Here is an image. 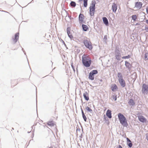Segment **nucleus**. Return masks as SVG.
Returning <instances> with one entry per match:
<instances>
[{
  "instance_id": "obj_1",
  "label": "nucleus",
  "mask_w": 148,
  "mask_h": 148,
  "mask_svg": "<svg viewBox=\"0 0 148 148\" xmlns=\"http://www.w3.org/2000/svg\"><path fill=\"white\" fill-rule=\"evenodd\" d=\"M82 62L83 64L86 67L90 66L91 60L88 56H86L84 55L82 56Z\"/></svg>"
},
{
  "instance_id": "obj_2",
  "label": "nucleus",
  "mask_w": 148,
  "mask_h": 148,
  "mask_svg": "<svg viewBox=\"0 0 148 148\" xmlns=\"http://www.w3.org/2000/svg\"><path fill=\"white\" fill-rule=\"evenodd\" d=\"M118 117L120 123L123 126L127 127L128 126L127 119L121 113L118 114Z\"/></svg>"
},
{
  "instance_id": "obj_3",
  "label": "nucleus",
  "mask_w": 148,
  "mask_h": 148,
  "mask_svg": "<svg viewBox=\"0 0 148 148\" xmlns=\"http://www.w3.org/2000/svg\"><path fill=\"white\" fill-rule=\"evenodd\" d=\"M83 42L84 45L86 48H88L90 50H91L92 49L91 43L89 39H84L83 41Z\"/></svg>"
},
{
  "instance_id": "obj_4",
  "label": "nucleus",
  "mask_w": 148,
  "mask_h": 148,
  "mask_svg": "<svg viewBox=\"0 0 148 148\" xmlns=\"http://www.w3.org/2000/svg\"><path fill=\"white\" fill-rule=\"evenodd\" d=\"M142 92L144 95L147 94L148 93V85L144 84L142 86Z\"/></svg>"
},
{
  "instance_id": "obj_5",
  "label": "nucleus",
  "mask_w": 148,
  "mask_h": 148,
  "mask_svg": "<svg viewBox=\"0 0 148 148\" xmlns=\"http://www.w3.org/2000/svg\"><path fill=\"white\" fill-rule=\"evenodd\" d=\"M98 73L97 70H93L91 71L89 73L88 78L91 80H93L94 79V75Z\"/></svg>"
},
{
  "instance_id": "obj_6",
  "label": "nucleus",
  "mask_w": 148,
  "mask_h": 148,
  "mask_svg": "<svg viewBox=\"0 0 148 148\" xmlns=\"http://www.w3.org/2000/svg\"><path fill=\"white\" fill-rule=\"evenodd\" d=\"M115 54L116 58L118 60H120L121 57V53L120 51L117 49H116Z\"/></svg>"
},
{
  "instance_id": "obj_7",
  "label": "nucleus",
  "mask_w": 148,
  "mask_h": 148,
  "mask_svg": "<svg viewBox=\"0 0 148 148\" xmlns=\"http://www.w3.org/2000/svg\"><path fill=\"white\" fill-rule=\"evenodd\" d=\"M96 3V1L95 0H93L92 1V3L91 4L89 8L90 11L92 10V11H95V4Z\"/></svg>"
},
{
  "instance_id": "obj_8",
  "label": "nucleus",
  "mask_w": 148,
  "mask_h": 148,
  "mask_svg": "<svg viewBox=\"0 0 148 148\" xmlns=\"http://www.w3.org/2000/svg\"><path fill=\"white\" fill-rule=\"evenodd\" d=\"M19 35V34L18 33H17L15 34V36L13 38L12 40V42L13 43H15L18 40Z\"/></svg>"
},
{
  "instance_id": "obj_9",
  "label": "nucleus",
  "mask_w": 148,
  "mask_h": 148,
  "mask_svg": "<svg viewBox=\"0 0 148 148\" xmlns=\"http://www.w3.org/2000/svg\"><path fill=\"white\" fill-rule=\"evenodd\" d=\"M139 121L142 123H145L146 122V119L143 116L139 115L138 116Z\"/></svg>"
},
{
  "instance_id": "obj_10",
  "label": "nucleus",
  "mask_w": 148,
  "mask_h": 148,
  "mask_svg": "<svg viewBox=\"0 0 148 148\" xmlns=\"http://www.w3.org/2000/svg\"><path fill=\"white\" fill-rule=\"evenodd\" d=\"M71 28L69 27H67L66 29V31L67 34L68 35V36L71 39H72L73 38V37L71 32Z\"/></svg>"
},
{
  "instance_id": "obj_11",
  "label": "nucleus",
  "mask_w": 148,
  "mask_h": 148,
  "mask_svg": "<svg viewBox=\"0 0 148 148\" xmlns=\"http://www.w3.org/2000/svg\"><path fill=\"white\" fill-rule=\"evenodd\" d=\"M142 4L140 2H136L135 3V7L137 9H140L142 7Z\"/></svg>"
},
{
  "instance_id": "obj_12",
  "label": "nucleus",
  "mask_w": 148,
  "mask_h": 148,
  "mask_svg": "<svg viewBox=\"0 0 148 148\" xmlns=\"http://www.w3.org/2000/svg\"><path fill=\"white\" fill-rule=\"evenodd\" d=\"M118 80L121 86L123 87H124L125 86V83L123 79H121Z\"/></svg>"
},
{
  "instance_id": "obj_13",
  "label": "nucleus",
  "mask_w": 148,
  "mask_h": 148,
  "mask_svg": "<svg viewBox=\"0 0 148 148\" xmlns=\"http://www.w3.org/2000/svg\"><path fill=\"white\" fill-rule=\"evenodd\" d=\"M112 9L113 12L115 13L117 9V6L116 4L114 3H112Z\"/></svg>"
},
{
  "instance_id": "obj_14",
  "label": "nucleus",
  "mask_w": 148,
  "mask_h": 148,
  "mask_svg": "<svg viewBox=\"0 0 148 148\" xmlns=\"http://www.w3.org/2000/svg\"><path fill=\"white\" fill-rule=\"evenodd\" d=\"M102 19L103 23L105 24L106 25H108L109 23L107 18L106 17H103Z\"/></svg>"
},
{
  "instance_id": "obj_15",
  "label": "nucleus",
  "mask_w": 148,
  "mask_h": 148,
  "mask_svg": "<svg viewBox=\"0 0 148 148\" xmlns=\"http://www.w3.org/2000/svg\"><path fill=\"white\" fill-rule=\"evenodd\" d=\"M106 116L110 119L112 118L111 111L109 110H108L106 113Z\"/></svg>"
},
{
  "instance_id": "obj_16",
  "label": "nucleus",
  "mask_w": 148,
  "mask_h": 148,
  "mask_svg": "<svg viewBox=\"0 0 148 148\" xmlns=\"http://www.w3.org/2000/svg\"><path fill=\"white\" fill-rule=\"evenodd\" d=\"M83 96L84 99L86 101H88L89 99L88 94L87 92H86L83 94Z\"/></svg>"
},
{
  "instance_id": "obj_17",
  "label": "nucleus",
  "mask_w": 148,
  "mask_h": 148,
  "mask_svg": "<svg viewBox=\"0 0 148 148\" xmlns=\"http://www.w3.org/2000/svg\"><path fill=\"white\" fill-rule=\"evenodd\" d=\"M84 16L83 14L80 13L79 16V21H81V22H83L84 19Z\"/></svg>"
},
{
  "instance_id": "obj_18",
  "label": "nucleus",
  "mask_w": 148,
  "mask_h": 148,
  "mask_svg": "<svg viewBox=\"0 0 148 148\" xmlns=\"http://www.w3.org/2000/svg\"><path fill=\"white\" fill-rule=\"evenodd\" d=\"M82 27L83 30L84 31H87L89 29L87 25L84 24L82 25Z\"/></svg>"
},
{
  "instance_id": "obj_19",
  "label": "nucleus",
  "mask_w": 148,
  "mask_h": 148,
  "mask_svg": "<svg viewBox=\"0 0 148 148\" xmlns=\"http://www.w3.org/2000/svg\"><path fill=\"white\" fill-rule=\"evenodd\" d=\"M128 103L130 105L133 106L135 104V102L132 99H131L129 100Z\"/></svg>"
},
{
  "instance_id": "obj_20",
  "label": "nucleus",
  "mask_w": 148,
  "mask_h": 148,
  "mask_svg": "<svg viewBox=\"0 0 148 148\" xmlns=\"http://www.w3.org/2000/svg\"><path fill=\"white\" fill-rule=\"evenodd\" d=\"M47 124L50 126H53L55 125V123L53 121H49L47 122Z\"/></svg>"
},
{
  "instance_id": "obj_21",
  "label": "nucleus",
  "mask_w": 148,
  "mask_h": 148,
  "mask_svg": "<svg viewBox=\"0 0 148 148\" xmlns=\"http://www.w3.org/2000/svg\"><path fill=\"white\" fill-rule=\"evenodd\" d=\"M118 89V87L115 84H114L113 86L111 87V89L113 91H115L116 90Z\"/></svg>"
},
{
  "instance_id": "obj_22",
  "label": "nucleus",
  "mask_w": 148,
  "mask_h": 148,
  "mask_svg": "<svg viewBox=\"0 0 148 148\" xmlns=\"http://www.w3.org/2000/svg\"><path fill=\"white\" fill-rule=\"evenodd\" d=\"M117 76L118 77V80L123 79V75L120 72L118 73Z\"/></svg>"
},
{
  "instance_id": "obj_23",
  "label": "nucleus",
  "mask_w": 148,
  "mask_h": 148,
  "mask_svg": "<svg viewBox=\"0 0 148 148\" xmlns=\"http://www.w3.org/2000/svg\"><path fill=\"white\" fill-rule=\"evenodd\" d=\"M125 66L128 69H129L130 67V66H131L130 64V63H129L127 61H125Z\"/></svg>"
},
{
  "instance_id": "obj_24",
  "label": "nucleus",
  "mask_w": 148,
  "mask_h": 148,
  "mask_svg": "<svg viewBox=\"0 0 148 148\" xmlns=\"http://www.w3.org/2000/svg\"><path fill=\"white\" fill-rule=\"evenodd\" d=\"M86 109L90 113H92V110L88 106L86 107Z\"/></svg>"
},
{
  "instance_id": "obj_25",
  "label": "nucleus",
  "mask_w": 148,
  "mask_h": 148,
  "mask_svg": "<svg viewBox=\"0 0 148 148\" xmlns=\"http://www.w3.org/2000/svg\"><path fill=\"white\" fill-rule=\"evenodd\" d=\"M70 5L71 6L75 7L76 5V4L75 2L72 1L71 2Z\"/></svg>"
},
{
  "instance_id": "obj_26",
  "label": "nucleus",
  "mask_w": 148,
  "mask_h": 148,
  "mask_svg": "<svg viewBox=\"0 0 148 148\" xmlns=\"http://www.w3.org/2000/svg\"><path fill=\"white\" fill-rule=\"evenodd\" d=\"M18 84L17 81H14L12 82L11 84L13 86H14Z\"/></svg>"
},
{
  "instance_id": "obj_27",
  "label": "nucleus",
  "mask_w": 148,
  "mask_h": 148,
  "mask_svg": "<svg viewBox=\"0 0 148 148\" xmlns=\"http://www.w3.org/2000/svg\"><path fill=\"white\" fill-rule=\"evenodd\" d=\"M87 0H84V6L85 7H86L87 5Z\"/></svg>"
},
{
  "instance_id": "obj_28",
  "label": "nucleus",
  "mask_w": 148,
  "mask_h": 148,
  "mask_svg": "<svg viewBox=\"0 0 148 148\" xmlns=\"http://www.w3.org/2000/svg\"><path fill=\"white\" fill-rule=\"evenodd\" d=\"M132 18L134 21H135L137 19V16L136 15H133L132 16Z\"/></svg>"
},
{
  "instance_id": "obj_29",
  "label": "nucleus",
  "mask_w": 148,
  "mask_h": 148,
  "mask_svg": "<svg viewBox=\"0 0 148 148\" xmlns=\"http://www.w3.org/2000/svg\"><path fill=\"white\" fill-rule=\"evenodd\" d=\"M131 57V56L130 55H128L127 56H124L122 57V58L123 59H128Z\"/></svg>"
},
{
  "instance_id": "obj_30",
  "label": "nucleus",
  "mask_w": 148,
  "mask_h": 148,
  "mask_svg": "<svg viewBox=\"0 0 148 148\" xmlns=\"http://www.w3.org/2000/svg\"><path fill=\"white\" fill-rule=\"evenodd\" d=\"M112 97L113 99H114V101H116V100L117 97L116 95H112Z\"/></svg>"
},
{
  "instance_id": "obj_31",
  "label": "nucleus",
  "mask_w": 148,
  "mask_h": 148,
  "mask_svg": "<svg viewBox=\"0 0 148 148\" xmlns=\"http://www.w3.org/2000/svg\"><path fill=\"white\" fill-rule=\"evenodd\" d=\"M95 12V11H92V10L90 11V13L91 16H93L94 15Z\"/></svg>"
},
{
  "instance_id": "obj_32",
  "label": "nucleus",
  "mask_w": 148,
  "mask_h": 148,
  "mask_svg": "<svg viewBox=\"0 0 148 148\" xmlns=\"http://www.w3.org/2000/svg\"><path fill=\"white\" fill-rule=\"evenodd\" d=\"M145 58L146 60H148V53H146L145 56Z\"/></svg>"
},
{
  "instance_id": "obj_33",
  "label": "nucleus",
  "mask_w": 148,
  "mask_h": 148,
  "mask_svg": "<svg viewBox=\"0 0 148 148\" xmlns=\"http://www.w3.org/2000/svg\"><path fill=\"white\" fill-rule=\"evenodd\" d=\"M82 117L84 121L86 122V121L87 118L85 115L84 114V115H82Z\"/></svg>"
},
{
  "instance_id": "obj_34",
  "label": "nucleus",
  "mask_w": 148,
  "mask_h": 148,
  "mask_svg": "<svg viewBox=\"0 0 148 148\" xmlns=\"http://www.w3.org/2000/svg\"><path fill=\"white\" fill-rule=\"evenodd\" d=\"M128 146L130 147H131L132 146V144L131 142H130L128 144Z\"/></svg>"
},
{
  "instance_id": "obj_35",
  "label": "nucleus",
  "mask_w": 148,
  "mask_h": 148,
  "mask_svg": "<svg viewBox=\"0 0 148 148\" xmlns=\"http://www.w3.org/2000/svg\"><path fill=\"white\" fill-rule=\"evenodd\" d=\"M145 30L147 32H148V27L145 26Z\"/></svg>"
},
{
  "instance_id": "obj_36",
  "label": "nucleus",
  "mask_w": 148,
  "mask_h": 148,
  "mask_svg": "<svg viewBox=\"0 0 148 148\" xmlns=\"http://www.w3.org/2000/svg\"><path fill=\"white\" fill-rule=\"evenodd\" d=\"M81 112H82V116L84 115L85 114H84V112H83V111L82 110V108H81Z\"/></svg>"
},
{
  "instance_id": "obj_37",
  "label": "nucleus",
  "mask_w": 148,
  "mask_h": 148,
  "mask_svg": "<svg viewBox=\"0 0 148 148\" xmlns=\"http://www.w3.org/2000/svg\"><path fill=\"white\" fill-rule=\"evenodd\" d=\"M126 139H127V142H131V140L128 138H127Z\"/></svg>"
},
{
  "instance_id": "obj_38",
  "label": "nucleus",
  "mask_w": 148,
  "mask_h": 148,
  "mask_svg": "<svg viewBox=\"0 0 148 148\" xmlns=\"http://www.w3.org/2000/svg\"><path fill=\"white\" fill-rule=\"evenodd\" d=\"M107 39V36H105L104 37V38H103V39L104 40H106Z\"/></svg>"
},
{
  "instance_id": "obj_39",
  "label": "nucleus",
  "mask_w": 148,
  "mask_h": 148,
  "mask_svg": "<svg viewBox=\"0 0 148 148\" xmlns=\"http://www.w3.org/2000/svg\"><path fill=\"white\" fill-rule=\"evenodd\" d=\"M71 16H68V17L69 19L70 20H71V19H73V18H71Z\"/></svg>"
},
{
  "instance_id": "obj_40",
  "label": "nucleus",
  "mask_w": 148,
  "mask_h": 148,
  "mask_svg": "<svg viewBox=\"0 0 148 148\" xmlns=\"http://www.w3.org/2000/svg\"><path fill=\"white\" fill-rule=\"evenodd\" d=\"M71 66H72V67L73 68V71H74L75 72V69L74 66L72 65H71Z\"/></svg>"
},
{
  "instance_id": "obj_41",
  "label": "nucleus",
  "mask_w": 148,
  "mask_h": 148,
  "mask_svg": "<svg viewBox=\"0 0 148 148\" xmlns=\"http://www.w3.org/2000/svg\"><path fill=\"white\" fill-rule=\"evenodd\" d=\"M80 139L81 140V138H82V134H81V135L79 136Z\"/></svg>"
},
{
  "instance_id": "obj_42",
  "label": "nucleus",
  "mask_w": 148,
  "mask_h": 148,
  "mask_svg": "<svg viewBox=\"0 0 148 148\" xmlns=\"http://www.w3.org/2000/svg\"><path fill=\"white\" fill-rule=\"evenodd\" d=\"M147 13L148 14V8H146Z\"/></svg>"
},
{
  "instance_id": "obj_43",
  "label": "nucleus",
  "mask_w": 148,
  "mask_h": 148,
  "mask_svg": "<svg viewBox=\"0 0 148 148\" xmlns=\"http://www.w3.org/2000/svg\"><path fill=\"white\" fill-rule=\"evenodd\" d=\"M145 22L146 23L148 24V20H146Z\"/></svg>"
},
{
  "instance_id": "obj_44",
  "label": "nucleus",
  "mask_w": 148,
  "mask_h": 148,
  "mask_svg": "<svg viewBox=\"0 0 148 148\" xmlns=\"http://www.w3.org/2000/svg\"><path fill=\"white\" fill-rule=\"evenodd\" d=\"M118 148H123L121 145H119Z\"/></svg>"
},
{
  "instance_id": "obj_45",
  "label": "nucleus",
  "mask_w": 148,
  "mask_h": 148,
  "mask_svg": "<svg viewBox=\"0 0 148 148\" xmlns=\"http://www.w3.org/2000/svg\"><path fill=\"white\" fill-rule=\"evenodd\" d=\"M79 0V2H80V1H82L83 0Z\"/></svg>"
},
{
  "instance_id": "obj_46",
  "label": "nucleus",
  "mask_w": 148,
  "mask_h": 148,
  "mask_svg": "<svg viewBox=\"0 0 148 148\" xmlns=\"http://www.w3.org/2000/svg\"><path fill=\"white\" fill-rule=\"evenodd\" d=\"M65 47H66V48H67V49L68 48H67V47H66V44H65Z\"/></svg>"
},
{
  "instance_id": "obj_47",
  "label": "nucleus",
  "mask_w": 148,
  "mask_h": 148,
  "mask_svg": "<svg viewBox=\"0 0 148 148\" xmlns=\"http://www.w3.org/2000/svg\"><path fill=\"white\" fill-rule=\"evenodd\" d=\"M67 17V15H66V16H65V17Z\"/></svg>"
}]
</instances>
